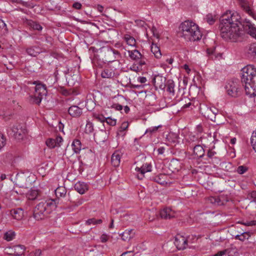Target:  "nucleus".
<instances>
[{
	"label": "nucleus",
	"instance_id": "25",
	"mask_svg": "<svg viewBox=\"0 0 256 256\" xmlns=\"http://www.w3.org/2000/svg\"><path fill=\"white\" fill-rule=\"evenodd\" d=\"M27 54L32 56H36L41 52L40 47L36 46H30L26 50Z\"/></svg>",
	"mask_w": 256,
	"mask_h": 256
},
{
	"label": "nucleus",
	"instance_id": "40",
	"mask_svg": "<svg viewBox=\"0 0 256 256\" xmlns=\"http://www.w3.org/2000/svg\"><path fill=\"white\" fill-rule=\"evenodd\" d=\"M29 25L31 28L34 30L40 31L42 29V26L40 24L36 22L32 21L30 22Z\"/></svg>",
	"mask_w": 256,
	"mask_h": 256
},
{
	"label": "nucleus",
	"instance_id": "18",
	"mask_svg": "<svg viewBox=\"0 0 256 256\" xmlns=\"http://www.w3.org/2000/svg\"><path fill=\"white\" fill-rule=\"evenodd\" d=\"M108 138L106 132L105 130H100L94 134V138L98 142H104Z\"/></svg>",
	"mask_w": 256,
	"mask_h": 256
},
{
	"label": "nucleus",
	"instance_id": "58",
	"mask_svg": "<svg viewBox=\"0 0 256 256\" xmlns=\"http://www.w3.org/2000/svg\"><path fill=\"white\" fill-rule=\"evenodd\" d=\"M184 100H187L188 102H186V100H185L186 104H184L182 106V108H189L192 105V102H190V100L186 98H184Z\"/></svg>",
	"mask_w": 256,
	"mask_h": 256
},
{
	"label": "nucleus",
	"instance_id": "29",
	"mask_svg": "<svg viewBox=\"0 0 256 256\" xmlns=\"http://www.w3.org/2000/svg\"><path fill=\"white\" fill-rule=\"evenodd\" d=\"M123 38L128 46H136V40L133 36L130 34H126L124 35Z\"/></svg>",
	"mask_w": 256,
	"mask_h": 256
},
{
	"label": "nucleus",
	"instance_id": "26",
	"mask_svg": "<svg viewBox=\"0 0 256 256\" xmlns=\"http://www.w3.org/2000/svg\"><path fill=\"white\" fill-rule=\"evenodd\" d=\"M206 52L209 58L212 60H219L222 56V54L220 53L216 54L214 49L208 48Z\"/></svg>",
	"mask_w": 256,
	"mask_h": 256
},
{
	"label": "nucleus",
	"instance_id": "5",
	"mask_svg": "<svg viewBox=\"0 0 256 256\" xmlns=\"http://www.w3.org/2000/svg\"><path fill=\"white\" fill-rule=\"evenodd\" d=\"M34 84V92L30 96V100L34 104H40L44 96L48 94L47 87L45 84L40 80L34 81L32 83Z\"/></svg>",
	"mask_w": 256,
	"mask_h": 256
},
{
	"label": "nucleus",
	"instance_id": "46",
	"mask_svg": "<svg viewBox=\"0 0 256 256\" xmlns=\"http://www.w3.org/2000/svg\"><path fill=\"white\" fill-rule=\"evenodd\" d=\"M248 168L246 166H238L236 168V172L239 174H243L247 172Z\"/></svg>",
	"mask_w": 256,
	"mask_h": 256
},
{
	"label": "nucleus",
	"instance_id": "63",
	"mask_svg": "<svg viewBox=\"0 0 256 256\" xmlns=\"http://www.w3.org/2000/svg\"><path fill=\"white\" fill-rule=\"evenodd\" d=\"M138 81L140 82L141 84H144L147 81V80L146 77L140 76L138 78Z\"/></svg>",
	"mask_w": 256,
	"mask_h": 256
},
{
	"label": "nucleus",
	"instance_id": "54",
	"mask_svg": "<svg viewBox=\"0 0 256 256\" xmlns=\"http://www.w3.org/2000/svg\"><path fill=\"white\" fill-rule=\"evenodd\" d=\"M206 21L210 24H214L215 20L212 15H208L206 16Z\"/></svg>",
	"mask_w": 256,
	"mask_h": 256
},
{
	"label": "nucleus",
	"instance_id": "50",
	"mask_svg": "<svg viewBox=\"0 0 256 256\" xmlns=\"http://www.w3.org/2000/svg\"><path fill=\"white\" fill-rule=\"evenodd\" d=\"M41 254L42 251L38 249L30 252L28 256H40Z\"/></svg>",
	"mask_w": 256,
	"mask_h": 256
},
{
	"label": "nucleus",
	"instance_id": "8",
	"mask_svg": "<svg viewBox=\"0 0 256 256\" xmlns=\"http://www.w3.org/2000/svg\"><path fill=\"white\" fill-rule=\"evenodd\" d=\"M229 198L226 196L221 195L219 196H210L208 198V202L216 206L225 205L228 202Z\"/></svg>",
	"mask_w": 256,
	"mask_h": 256
},
{
	"label": "nucleus",
	"instance_id": "20",
	"mask_svg": "<svg viewBox=\"0 0 256 256\" xmlns=\"http://www.w3.org/2000/svg\"><path fill=\"white\" fill-rule=\"evenodd\" d=\"M160 215L162 218L170 219L174 216V214L170 208H166L162 210Z\"/></svg>",
	"mask_w": 256,
	"mask_h": 256
},
{
	"label": "nucleus",
	"instance_id": "22",
	"mask_svg": "<svg viewBox=\"0 0 256 256\" xmlns=\"http://www.w3.org/2000/svg\"><path fill=\"white\" fill-rule=\"evenodd\" d=\"M194 154L196 158H201L204 156V150L203 147L200 145H196L193 148Z\"/></svg>",
	"mask_w": 256,
	"mask_h": 256
},
{
	"label": "nucleus",
	"instance_id": "36",
	"mask_svg": "<svg viewBox=\"0 0 256 256\" xmlns=\"http://www.w3.org/2000/svg\"><path fill=\"white\" fill-rule=\"evenodd\" d=\"M166 138L170 142L174 144L178 142V136L176 134L170 132L166 136Z\"/></svg>",
	"mask_w": 256,
	"mask_h": 256
},
{
	"label": "nucleus",
	"instance_id": "44",
	"mask_svg": "<svg viewBox=\"0 0 256 256\" xmlns=\"http://www.w3.org/2000/svg\"><path fill=\"white\" fill-rule=\"evenodd\" d=\"M92 116L99 122H105L106 117H104L102 114L94 113L92 114Z\"/></svg>",
	"mask_w": 256,
	"mask_h": 256
},
{
	"label": "nucleus",
	"instance_id": "47",
	"mask_svg": "<svg viewBox=\"0 0 256 256\" xmlns=\"http://www.w3.org/2000/svg\"><path fill=\"white\" fill-rule=\"evenodd\" d=\"M105 122L110 126H114L116 124V120L110 117H108L106 118Z\"/></svg>",
	"mask_w": 256,
	"mask_h": 256
},
{
	"label": "nucleus",
	"instance_id": "64",
	"mask_svg": "<svg viewBox=\"0 0 256 256\" xmlns=\"http://www.w3.org/2000/svg\"><path fill=\"white\" fill-rule=\"evenodd\" d=\"M72 6L76 10H80L82 8V4L80 2H76L73 4Z\"/></svg>",
	"mask_w": 256,
	"mask_h": 256
},
{
	"label": "nucleus",
	"instance_id": "10",
	"mask_svg": "<svg viewBox=\"0 0 256 256\" xmlns=\"http://www.w3.org/2000/svg\"><path fill=\"white\" fill-rule=\"evenodd\" d=\"M174 244L178 250H183L188 246L187 239L179 234L175 236Z\"/></svg>",
	"mask_w": 256,
	"mask_h": 256
},
{
	"label": "nucleus",
	"instance_id": "51",
	"mask_svg": "<svg viewBox=\"0 0 256 256\" xmlns=\"http://www.w3.org/2000/svg\"><path fill=\"white\" fill-rule=\"evenodd\" d=\"M6 30V24L3 20L0 19V33Z\"/></svg>",
	"mask_w": 256,
	"mask_h": 256
},
{
	"label": "nucleus",
	"instance_id": "1",
	"mask_svg": "<svg viewBox=\"0 0 256 256\" xmlns=\"http://www.w3.org/2000/svg\"><path fill=\"white\" fill-rule=\"evenodd\" d=\"M240 25L251 36L256 39V28L249 21L242 22L240 15L236 12L228 10L220 17L219 26L220 34L226 40L236 41L240 36Z\"/></svg>",
	"mask_w": 256,
	"mask_h": 256
},
{
	"label": "nucleus",
	"instance_id": "17",
	"mask_svg": "<svg viewBox=\"0 0 256 256\" xmlns=\"http://www.w3.org/2000/svg\"><path fill=\"white\" fill-rule=\"evenodd\" d=\"M74 189L80 194H84L88 189V186L87 184L82 182H77L74 186Z\"/></svg>",
	"mask_w": 256,
	"mask_h": 256
},
{
	"label": "nucleus",
	"instance_id": "14",
	"mask_svg": "<svg viewBox=\"0 0 256 256\" xmlns=\"http://www.w3.org/2000/svg\"><path fill=\"white\" fill-rule=\"evenodd\" d=\"M83 109L78 106L72 105L68 109V114L72 118H80L83 114Z\"/></svg>",
	"mask_w": 256,
	"mask_h": 256
},
{
	"label": "nucleus",
	"instance_id": "49",
	"mask_svg": "<svg viewBox=\"0 0 256 256\" xmlns=\"http://www.w3.org/2000/svg\"><path fill=\"white\" fill-rule=\"evenodd\" d=\"M161 126H162L160 125V126H154V127L149 128H148L146 130V133L152 134L153 132H156L157 130H158V128H160Z\"/></svg>",
	"mask_w": 256,
	"mask_h": 256
},
{
	"label": "nucleus",
	"instance_id": "34",
	"mask_svg": "<svg viewBox=\"0 0 256 256\" xmlns=\"http://www.w3.org/2000/svg\"><path fill=\"white\" fill-rule=\"evenodd\" d=\"M128 127V122H123L122 124L120 126L118 130L117 134L122 136H124L126 134L125 131L127 130Z\"/></svg>",
	"mask_w": 256,
	"mask_h": 256
},
{
	"label": "nucleus",
	"instance_id": "2",
	"mask_svg": "<svg viewBox=\"0 0 256 256\" xmlns=\"http://www.w3.org/2000/svg\"><path fill=\"white\" fill-rule=\"evenodd\" d=\"M241 80L246 93L250 96H256V68L248 64L242 70Z\"/></svg>",
	"mask_w": 256,
	"mask_h": 256
},
{
	"label": "nucleus",
	"instance_id": "24",
	"mask_svg": "<svg viewBox=\"0 0 256 256\" xmlns=\"http://www.w3.org/2000/svg\"><path fill=\"white\" fill-rule=\"evenodd\" d=\"M216 155V152L212 149L208 150L206 154L208 158L210 160L212 163L218 164L220 162V160Z\"/></svg>",
	"mask_w": 256,
	"mask_h": 256
},
{
	"label": "nucleus",
	"instance_id": "6",
	"mask_svg": "<svg viewBox=\"0 0 256 256\" xmlns=\"http://www.w3.org/2000/svg\"><path fill=\"white\" fill-rule=\"evenodd\" d=\"M26 130L22 128L20 124H13L8 128V132H11L10 134H12L16 138L20 140L22 139L25 134Z\"/></svg>",
	"mask_w": 256,
	"mask_h": 256
},
{
	"label": "nucleus",
	"instance_id": "59",
	"mask_svg": "<svg viewBox=\"0 0 256 256\" xmlns=\"http://www.w3.org/2000/svg\"><path fill=\"white\" fill-rule=\"evenodd\" d=\"M208 116H209V115H210V112H212L214 114H216L217 113H218V110L214 108V107H212V108H208Z\"/></svg>",
	"mask_w": 256,
	"mask_h": 256
},
{
	"label": "nucleus",
	"instance_id": "33",
	"mask_svg": "<svg viewBox=\"0 0 256 256\" xmlns=\"http://www.w3.org/2000/svg\"><path fill=\"white\" fill-rule=\"evenodd\" d=\"M66 189L64 187L60 186L55 190V194L58 198H64L66 196Z\"/></svg>",
	"mask_w": 256,
	"mask_h": 256
},
{
	"label": "nucleus",
	"instance_id": "35",
	"mask_svg": "<svg viewBox=\"0 0 256 256\" xmlns=\"http://www.w3.org/2000/svg\"><path fill=\"white\" fill-rule=\"evenodd\" d=\"M38 195V192L37 190H30L26 193V196L29 200H36Z\"/></svg>",
	"mask_w": 256,
	"mask_h": 256
},
{
	"label": "nucleus",
	"instance_id": "39",
	"mask_svg": "<svg viewBox=\"0 0 256 256\" xmlns=\"http://www.w3.org/2000/svg\"><path fill=\"white\" fill-rule=\"evenodd\" d=\"M138 61V64L142 68V70L146 67V58L142 55V58H140Z\"/></svg>",
	"mask_w": 256,
	"mask_h": 256
},
{
	"label": "nucleus",
	"instance_id": "56",
	"mask_svg": "<svg viewBox=\"0 0 256 256\" xmlns=\"http://www.w3.org/2000/svg\"><path fill=\"white\" fill-rule=\"evenodd\" d=\"M84 202V200L83 199L76 200L73 202V204L76 206H78L82 205Z\"/></svg>",
	"mask_w": 256,
	"mask_h": 256
},
{
	"label": "nucleus",
	"instance_id": "21",
	"mask_svg": "<svg viewBox=\"0 0 256 256\" xmlns=\"http://www.w3.org/2000/svg\"><path fill=\"white\" fill-rule=\"evenodd\" d=\"M121 159V154L120 152L116 151L113 153L111 158V162L112 164L114 167H117L119 166L120 162Z\"/></svg>",
	"mask_w": 256,
	"mask_h": 256
},
{
	"label": "nucleus",
	"instance_id": "43",
	"mask_svg": "<svg viewBox=\"0 0 256 256\" xmlns=\"http://www.w3.org/2000/svg\"><path fill=\"white\" fill-rule=\"evenodd\" d=\"M102 222V220L101 219L96 220L94 218H92L88 219L86 222V224L88 225H90L91 224H100Z\"/></svg>",
	"mask_w": 256,
	"mask_h": 256
},
{
	"label": "nucleus",
	"instance_id": "7",
	"mask_svg": "<svg viewBox=\"0 0 256 256\" xmlns=\"http://www.w3.org/2000/svg\"><path fill=\"white\" fill-rule=\"evenodd\" d=\"M227 92L232 97H237L240 94L239 85L234 82H229L226 86Z\"/></svg>",
	"mask_w": 256,
	"mask_h": 256
},
{
	"label": "nucleus",
	"instance_id": "4",
	"mask_svg": "<svg viewBox=\"0 0 256 256\" xmlns=\"http://www.w3.org/2000/svg\"><path fill=\"white\" fill-rule=\"evenodd\" d=\"M58 201V200L49 199L40 202L34 209V218L35 220H40L47 217L52 210L56 207Z\"/></svg>",
	"mask_w": 256,
	"mask_h": 256
},
{
	"label": "nucleus",
	"instance_id": "23",
	"mask_svg": "<svg viewBox=\"0 0 256 256\" xmlns=\"http://www.w3.org/2000/svg\"><path fill=\"white\" fill-rule=\"evenodd\" d=\"M135 232L132 229L126 230L122 234V239L124 241H128L134 236Z\"/></svg>",
	"mask_w": 256,
	"mask_h": 256
},
{
	"label": "nucleus",
	"instance_id": "62",
	"mask_svg": "<svg viewBox=\"0 0 256 256\" xmlns=\"http://www.w3.org/2000/svg\"><path fill=\"white\" fill-rule=\"evenodd\" d=\"M120 256H134L132 251H127L123 252Z\"/></svg>",
	"mask_w": 256,
	"mask_h": 256
},
{
	"label": "nucleus",
	"instance_id": "38",
	"mask_svg": "<svg viewBox=\"0 0 256 256\" xmlns=\"http://www.w3.org/2000/svg\"><path fill=\"white\" fill-rule=\"evenodd\" d=\"M94 131V127L93 124L90 121L88 120L85 128V132L86 134H92Z\"/></svg>",
	"mask_w": 256,
	"mask_h": 256
},
{
	"label": "nucleus",
	"instance_id": "16",
	"mask_svg": "<svg viewBox=\"0 0 256 256\" xmlns=\"http://www.w3.org/2000/svg\"><path fill=\"white\" fill-rule=\"evenodd\" d=\"M166 91L168 92L170 96L174 97L175 96V84L172 80H168L166 81Z\"/></svg>",
	"mask_w": 256,
	"mask_h": 256
},
{
	"label": "nucleus",
	"instance_id": "19",
	"mask_svg": "<svg viewBox=\"0 0 256 256\" xmlns=\"http://www.w3.org/2000/svg\"><path fill=\"white\" fill-rule=\"evenodd\" d=\"M10 213L14 218L20 220L24 217V211L21 208H16L12 210Z\"/></svg>",
	"mask_w": 256,
	"mask_h": 256
},
{
	"label": "nucleus",
	"instance_id": "52",
	"mask_svg": "<svg viewBox=\"0 0 256 256\" xmlns=\"http://www.w3.org/2000/svg\"><path fill=\"white\" fill-rule=\"evenodd\" d=\"M6 142V138L4 136L0 134V150L4 146Z\"/></svg>",
	"mask_w": 256,
	"mask_h": 256
},
{
	"label": "nucleus",
	"instance_id": "30",
	"mask_svg": "<svg viewBox=\"0 0 256 256\" xmlns=\"http://www.w3.org/2000/svg\"><path fill=\"white\" fill-rule=\"evenodd\" d=\"M72 146L74 153L78 154L82 150V144L80 140L76 139L74 140Z\"/></svg>",
	"mask_w": 256,
	"mask_h": 256
},
{
	"label": "nucleus",
	"instance_id": "42",
	"mask_svg": "<svg viewBox=\"0 0 256 256\" xmlns=\"http://www.w3.org/2000/svg\"><path fill=\"white\" fill-rule=\"evenodd\" d=\"M250 143L253 149L256 152V130L252 134L250 138Z\"/></svg>",
	"mask_w": 256,
	"mask_h": 256
},
{
	"label": "nucleus",
	"instance_id": "12",
	"mask_svg": "<svg viewBox=\"0 0 256 256\" xmlns=\"http://www.w3.org/2000/svg\"><path fill=\"white\" fill-rule=\"evenodd\" d=\"M121 58L120 52L114 48H108L106 53V60L108 62H112L118 60Z\"/></svg>",
	"mask_w": 256,
	"mask_h": 256
},
{
	"label": "nucleus",
	"instance_id": "15",
	"mask_svg": "<svg viewBox=\"0 0 256 256\" xmlns=\"http://www.w3.org/2000/svg\"><path fill=\"white\" fill-rule=\"evenodd\" d=\"M241 8L248 14L254 17V14L250 2L247 0H237Z\"/></svg>",
	"mask_w": 256,
	"mask_h": 256
},
{
	"label": "nucleus",
	"instance_id": "48",
	"mask_svg": "<svg viewBox=\"0 0 256 256\" xmlns=\"http://www.w3.org/2000/svg\"><path fill=\"white\" fill-rule=\"evenodd\" d=\"M130 70L136 72H140L142 71V68L139 67L137 64H134L130 68Z\"/></svg>",
	"mask_w": 256,
	"mask_h": 256
},
{
	"label": "nucleus",
	"instance_id": "57",
	"mask_svg": "<svg viewBox=\"0 0 256 256\" xmlns=\"http://www.w3.org/2000/svg\"><path fill=\"white\" fill-rule=\"evenodd\" d=\"M109 238V236L105 234H102L100 238V241L102 242H106Z\"/></svg>",
	"mask_w": 256,
	"mask_h": 256
},
{
	"label": "nucleus",
	"instance_id": "37",
	"mask_svg": "<svg viewBox=\"0 0 256 256\" xmlns=\"http://www.w3.org/2000/svg\"><path fill=\"white\" fill-rule=\"evenodd\" d=\"M16 234L12 230H9L4 234V238L8 242L12 240L15 237Z\"/></svg>",
	"mask_w": 256,
	"mask_h": 256
},
{
	"label": "nucleus",
	"instance_id": "45",
	"mask_svg": "<svg viewBox=\"0 0 256 256\" xmlns=\"http://www.w3.org/2000/svg\"><path fill=\"white\" fill-rule=\"evenodd\" d=\"M46 144L50 148H54L56 146L55 140L54 138H48L46 140Z\"/></svg>",
	"mask_w": 256,
	"mask_h": 256
},
{
	"label": "nucleus",
	"instance_id": "3",
	"mask_svg": "<svg viewBox=\"0 0 256 256\" xmlns=\"http://www.w3.org/2000/svg\"><path fill=\"white\" fill-rule=\"evenodd\" d=\"M180 34L186 41H196L201 39L202 34L198 26L190 20L182 22L180 26Z\"/></svg>",
	"mask_w": 256,
	"mask_h": 256
},
{
	"label": "nucleus",
	"instance_id": "60",
	"mask_svg": "<svg viewBox=\"0 0 256 256\" xmlns=\"http://www.w3.org/2000/svg\"><path fill=\"white\" fill-rule=\"evenodd\" d=\"M111 108H115L116 110H122V105L120 104H113L112 106H111Z\"/></svg>",
	"mask_w": 256,
	"mask_h": 256
},
{
	"label": "nucleus",
	"instance_id": "28",
	"mask_svg": "<svg viewBox=\"0 0 256 256\" xmlns=\"http://www.w3.org/2000/svg\"><path fill=\"white\" fill-rule=\"evenodd\" d=\"M101 76L104 78H112L114 77V72L111 68H106L102 72Z\"/></svg>",
	"mask_w": 256,
	"mask_h": 256
},
{
	"label": "nucleus",
	"instance_id": "27",
	"mask_svg": "<svg viewBox=\"0 0 256 256\" xmlns=\"http://www.w3.org/2000/svg\"><path fill=\"white\" fill-rule=\"evenodd\" d=\"M128 53L130 58L132 60L136 61H138L142 56L141 53L137 50H128Z\"/></svg>",
	"mask_w": 256,
	"mask_h": 256
},
{
	"label": "nucleus",
	"instance_id": "13",
	"mask_svg": "<svg viewBox=\"0 0 256 256\" xmlns=\"http://www.w3.org/2000/svg\"><path fill=\"white\" fill-rule=\"evenodd\" d=\"M166 80L165 77L162 76H156L153 79V83L156 88L164 90L166 88Z\"/></svg>",
	"mask_w": 256,
	"mask_h": 256
},
{
	"label": "nucleus",
	"instance_id": "53",
	"mask_svg": "<svg viewBox=\"0 0 256 256\" xmlns=\"http://www.w3.org/2000/svg\"><path fill=\"white\" fill-rule=\"evenodd\" d=\"M54 140L56 144V146H60V144L63 141L62 137L60 136H57Z\"/></svg>",
	"mask_w": 256,
	"mask_h": 256
},
{
	"label": "nucleus",
	"instance_id": "55",
	"mask_svg": "<svg viewBox=\"0 0 256 256\" xmlns=\"http://www.w3.org/2000/svg\"><path fill=\"white\" fill-rule=\"evenodd\" d=\"M228 250L226 249L223 250L219 251L214 256H223L228 253Z\"/></svg>",
	"mask_w": 256,
	"mask_h": 256
},
{
	"label": "nucleus",
	"instance_id": "9",
	"mask_svg": "<svg viewBox=\"0 0 256 256\" xmlns=\"http://www.w3.org/2000/svg\"><path fill=\"white\" fill-rule=\"evenodd\" d=\"M244 54L249 59L256 60V43L248 44L244 48Z\"/></svg>",
	"mask_w": 256,
	"mask_h": 256
},
{
	"label": "nucleus",
	"instance_id": "61",
	"mask_svg": "<svg viewBox=\"0 0 256 256\" xmlns=\"http://www.w3.org/2000/svg\"><path fill=\"white\" fill-rule=\"evenodd\" d=\"M20 4H22V6L28 7V8H33L34 6L31 5L30 4H28V2H24L22 0H20L19 2Z\"/></svg>",
	"mask_w": 256,
	"mask_h": 256
},
{
	"label": "nucleus",
	"instance_id": "31",
	"mask_svg": "<svg viewBox=\"0 0 256 256\" xmlns=\"http://www.w3.org/2000/svg\"><path fill=\"white\" fill-rule=\"evenodd\" d=\"M151 52L156 58H160L162 56V54L160 48L156 44L152 43L151 46Z\"/></svg>",
	"mask_w": 256,
	"mask_h": 256
},
{
	"label": "nucleus",
	"instance_id": "41",
	"mask_svg": "<svg viewBox=\"0 0 256 256\" xmlns=\"http://www.w3.org/2000/svg\"><path fill=\"white\" fill-rule=\"evenodd\" d=\"M250 236L248 232H244L240 234H238L235 236L236 239L241 241H244L246 238H248Z\"/></svg>",
	"mask_w": 256,
	"mask_h": 256
},
{
	"label": "nucleus",
	"instance_id": "32",
	"mask_svg": "<svg viewBox=\"0 0 256 256\" xmlns=\"http://www.w3.org/2000/svg\"><path fill=\"white\" fill-rule=\"evenodd\" d=\"M14 256H19L22 255L25 250V247L22 245L15 246L13 248Z\"/></svg>",
	"mask_w": 256,
	"mask_h": 256
},
{
	"label": "nucleus",
	"instance_id": "11",
	"mask_svg": "<svg viewBox=\"0 0 256 256\" xmlns=\"http://www.w3.org/2000/svg\"><path fill=\"white\" fill-rule=\"evenodd\" d=\"M152 166L150 164L145 163L140 166H136L135 168L136 170L139 172L140 174L138 175V178L139 180H142L144 176V174L148 172L152 171Z\"/></svg>",
	"mask_w": 256,
	"mask_h": 256
}]
</instances>
